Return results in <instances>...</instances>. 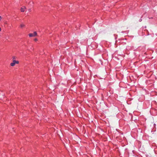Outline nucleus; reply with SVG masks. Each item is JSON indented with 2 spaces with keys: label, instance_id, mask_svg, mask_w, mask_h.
I'll return each mask as SVG.
<instances>
[{
  "label": "nucleus",
  "instance_id": "1a4fd4ad",
  "mask_svg": "<svg viewBox=\"0 0 157 157\" xmlns=\"http://www.w3.org/2000/svg\"><path fill=\"white\" fill-rule=\"evenodd\" d=\"M1 30H2L1 28L0 27V32L1 31Z\"/></svg>",
  "mask_w": 157,
  "mask_h": 157
},
{
  "label": "nucleus",
  "instance_id": "7ed1b4c3",
  "mask_svg": "<svg viewBox=\"0 0 157 157\" xmlns=\"http://www.w3.org/2000/svg\"><path fill=\"white\" fill-rule=\"evenodd\" d=\"M26 8L25 6H23L21 9V12H24Z\"/></svg>",
  "mask_w": 157,
  "mask_h": 157
},
{
  "label": "nucleus",
  "instance_id": "6e6552de",
  "mask_svg": "<svg viewBox=\"0 0 157 157\" xmlns=\"http://www.w3.org/2000/svg\"><path fill=\"white\" fill-rule=\"evenodd\" d=\"M1 19H2V17L1 16H0V21L1 20Z\"/></svg>",
  "mask_w": 157,
  "mask_h": 157
},
{
  "label": "nucleus",
  "instance_id": "f03ea898",
  "mask_svg": "<svg viewBox=\"0 0 157 157\" xmlns=\"http://www.w3.org/2000/svg\"><path fill=\"white\" fill-rule=\"evenodd\" d=\"M37 33L36 32H35L33 33H30L29 34V37H34L36 36Z\"/></svg>",
  "mask_w": 157,
  "mask_h": 157
},
{
  "label": "nucleus",
  "instance_id": "20e7f679",
  "mask_svg": "<svg viewBox=\"0 0 157 157\" xmlns=\"http://www.w3.org/2000/svg\"><path fill=\"white\" fill-rule=\"evenodd\" d=\"M25 26V25H24V24H21V25H20V27H21V28H23V27H24Z\"/></svg>",
  "mask_w": 157,
  "mask_h": 157
},
{
  "label": "nucleus",
  "instance_id": "39448f33",
  "mask_svg": "<svg viewBox=\"0 0 157 157\" xmlns=\"http://www.w3.org/2000/svg\"><path fill=\"white\" fill-rule=\"evenodd\" d=\"M16 57L15 56H13L12 57V59L14 60L16 59Z\"/></svg>",
  "mask_w": 157,
  "mask_h": 157
},
{
  "label": "nucleus",
  "instance_id": "423d86ee",
  "mask_svg": "<svg viewBox=\"0 0 157 157\" xmlns=\"http://www.w3.org/2000/svg\"><path fill=\"white\" fill-rule=\"evenodd\" d=\"M139 21L140 22L142 21V19H140L139 20Z\"/></svg>",
  "mask_w": 157,
  "mask_h": 157
},
{
  "label": "nucleus",
  "instance_id": "f257e3e1",
  "mask_svg": "<svg viewBox=\"0 0 157 157\" xmlns=\"http://www.w3.org/2000/svg\"><path fill=\"white\" fill-rule=\"evenodd\" d=\"M19 63V62L18 61H16L15 60H14L13 61L12 63H10V65L12 66H14L15 64H18Z\"/></svg>",
  "mask_w": 157,
  "mask_h": 157
},
{
  "label": "nucleus",
  "instance_id": "0eeeda50",
  "mask_svg": "<svg viewBox=\"0 0 157 157\" xmlns=\"http://www.w3.org/2000/svg\"><path fill=\"white\" fill-rule=\"evenodd\" d=\"M37 40V39H36V38H35V39H34V40L35 41H36Z\"/></svg>",
  "mask_w": 157,
  "mask_h": 157
}]
</instances>
